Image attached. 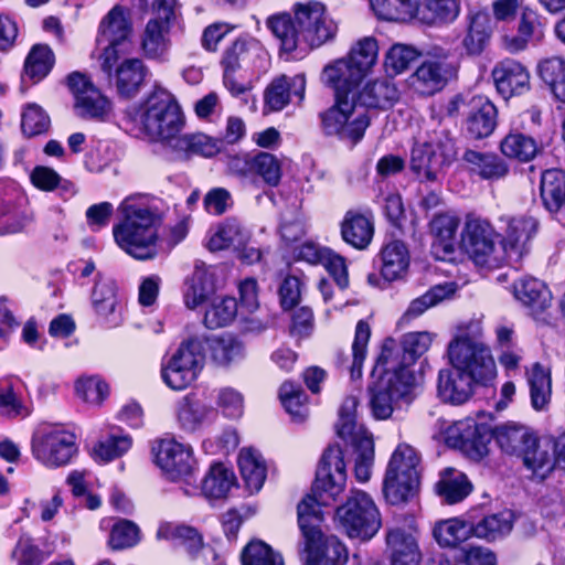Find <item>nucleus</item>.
<instances>
[{
	"label": "nucleus",
	"instance_id": "1",
	"mask_svg": "<svg viewBox=\"0 0 565 565\" xmlns=\"http://www.w3.org/2000/svg\"><path fill=\"white\" fill-rule=\"evenodd\" d=\"M347 480L345 463L340 448L324 451L316 472L311 493L297 505L298 525L303 537L305 565H344L348 552L334 535H324L322 507L335 501Z\"/></svg>",
	"mask_w": 565,
	"mask_h": 565
},
{
	"label": "nucleus",
	"instance_id": "2",
	"mask_svg": "<svg viewBox=\"0 0 565 565\" xmlns=\"http://www.w3.org/2000/svg\"><path fill=\"white\" fill-rule=\"evenodd\" d=\"M267 25L286 52L295 51L301 42L319 47L337 33V24L326 14L324 6L317 1L298 4L295 19L281 13L269 18Z\"/></svg>",
	"mask_w": 565,
	"mask_h": 565
},
{
	"label": "nucleus",
	"instance_id": "3",
	"mask_svg": "<svg viewBox=\"0 0 565 565\" xmlns=\"http://www.w3.org/2000/svg\"><path fill=\"white\" fill-rule=\"evenodd\" d=\"M395 347L393 339L384 341L377 359V364L384 366V374L369 388L370 406L376 419H387L394 409L409 405L414 398L415 373L407 367H396L397 362L392 358Z\"/></svg>",
	"mask_w": 565,
	"mask_h": 565
},
{
	"label": "nucleus",
	"instance_id": "4",
	"mask_svg": "<svg viewBox=\"0 0 565 565\" xmlns=\"http://www.w3.org/2000/svg\"><path fill=\"white\" fill-rule=\"evenodd\" d=\"M120 209L124 218L113 228L116 244L136 259L154 258L158 255L161 217L147 207L127 203H122Z\"/></svg>",
	"mask_w": 565,
	"mask_h": 565
},
{
	"label": "nucleus",
	"instance_id": "5",
	"mask_svg": "<svg viewBox=\"0 0 565 565\" xmlns=\"http://www.w3.org/2000/svg\"><path fill=\"white\" fill-rule=\"evenodd\" d=\"M457 157L455 140L449 128L431 118L427 124L426 139L416 142L411 151V170L420 181L434 182Z\"/></svg>",
	"mask_w": 565,
	"mask_h": 565
},
{
	"label": "nucleus",
	"instance_id": "6",
	"mask_svg": "<svg viewBox=\"0 0 565 565\" xmlns=\"http://www.w3.org/2000/svg\"><path fill=\"white\" fill-rule=\"evenodd\" d=\"M140 119L143 134L169 150L184 125L178 103L168 90L161 88L148 97Z\"/></svg>",
	"mask_w": 565,
	"mask_h": 565
},
{
	"label": "nucleus",
	"instance_id": "7",
	"mask_svg": "<svg viewBox=\"0 0 565 565\" xmlns=\"http://www.w3.org/2000/svg\"><path fill=\"white\" fill-rule=\"evenodd\" d=\"M329 86L334 89L335 104L320 115L322 128L329 136L356 143L364 136L370 118L365 110L359 111L352 87L340 83L338 87Z\"/></svg>",
	"mask_w": 565,
	"mask_h": 565
},
{
	"label": "nucleus",
	"instance_id": "8",
	"mask_svg": "<svg viewBox=\"0 0 565 565\" xmlns=\"http://www.w3.org/2000/svg\"><path fill=\"white\" fill-rule=\"evenodd\" d=\"M338 526L351 539L370 541L382 526L380 511L364 491H352L347 501L337 508Z\"/></svg>",
	"mask_w": 565,
	"mask_h": 565
},
{
	"label": "nucleus",
	"instance_id": "9",
	"mask_svg": "<svg viewBox=\"0 0 565 565\" xmlns=\"http://www.w3.org/2000/svg\"><path fill=\"white\" fill-rule=\"evenodd\" d=\"M377 42L374 38H364L351 49L348 58L327 65L322 72V82L327 85L340 84L348 87L359 86L366 72L377 58Z\"/></svg>",
	"mask_w": 565,
	"mask_h": 565
},
{
	"label": "nucleus",
	"instance_id": "10",
	"mask_svg": "<svg viewBox=\"0 0 565 565\" xmlns=\"http://www.w3.org/2000/svg\"><path fill=\"white\" fill-rule=\"evenodd\" d=\"M450 364L477 381H488L494 376L495 364L488 347L466 332L458 333L448 344Z\"/></svg>",
	"mask_w": 565,
	"mask_h": 565
},
{
	"label": "nucleus",
	"instance_id": "11",
	"mask_svg": "<svg viewBox=\"0 0 565 565\" xmlns=\"http://www.w3.org/2000/svg\"><path fill=\"white\" fill-rule=\"evenodd\" d=\"M457 71L454 54L444 47L433 46L413 74V84L422 94L433 95L455 78Z\"/></svg>",
	"mask_w": 565,
	"mask_h": 565
},
{
	"label": "nucleus",
	"instance_id": "12",
	"mask_svg": "<svg viewBox=\"0 0 565 565\" xmlns=\"http://www.w3.org/2000/svg\"><path fill=\"white\" fill-rule=\"evenodd\" d=\"M497 235L486 220L469 218L466 222L460 245L479 266L498 267L504 260L501 244L495 246Z\"/></svg>",
	"mask_w": 565,
	"mask_h": 565
},
{
	"label": "nucleus",
	"instance_id": "13",
	"mask_svg": "<svg viewBox=\"0 0 565 565\" xmlns=\"http://www.w3.org/2000/svg\"><path fill=\"white\" fill-rule=\"evenodd\" d=\"M34 457L47 467H61L77 452L76 437L60 427H52L32 439Z\"/></svg>",
	"mask_w": 565,
	"mask_h": 565
},
{
	"label": "nucleus",
	"instance_id": "14",
	"mask_svg": "<svg viewBox=\"0 0 565 565\" xmlns=\"http://www.w3.org/2000/svg\"><path fill=\"white\" fill-rule=\"evenodd\" d=\"M154 462L173 481L185 480L192 477L195 468L190 446L180 444L173 439H163L152 447Z\"/></svg>",
	"mask_w": 565,
	"mask_h": 565
},
{
	"label": "nucleus",
	"instance_id": "15",
	"mask_svg": "<svg viewBox=\"0 0 565 565\" xmlns=\"http://www.w3.org/2000/svg\"><path fill=\"white\" fill-rule=\"evenodd\" d=\"M67 86L75 97V108L82 118L103 120L109 109V102L81 73L67 76Z\"/></svg>",
	"mask_w": 565,
	"mask_h": 565
},
{
	"label": "nucleus",
	"instance_id": "16",
	"mask_svg": "<svg viewBox=\"0 0 565 565\" xmlns=\"http://www.w3.org/2000/svg\"><path fill=\"white\" fill-rule=\"evenodd\" d=\"M407 520V529L395 525L387 530L386 545L391 553V565H418L420 562L415 520L413 516Z\"/></svg>",
	"mask_w": 565,
	"mask_h": 565
},
{
	"label": "nucleus",
	"instance_id": "17",
	"mask_svg": "<svg viewBox=\"0 0 565 565\" xmlns=\"http://www.w3.org/2000/svg\"><path fill=\"white\" fill-rule=\"evenodd\" d=\"M477 382V377L454 365L441 369L437 379L438 397L445 403L461 405L471 397Z\"/></svg>",
	"mask_w": 565,
	"mask_h": 565
},
{
	"label": "nucleus",
	"instance_id": "18",
	"mask_svg": "<svg viewBox=\"0 0 565 565\" xmlns=\"http://www.w3.org/2000/svg\"><path fill=\"white\" fill-rule=\"evenodd\" d=\"M544 38L543 19L532 9L522 8L515 34H504L502 45L510 53L524 51L530 43H539Z\"/></svg>",
	"mask_w": 565,
	"mask_h": 565
},
{
	"label": "nucleus",
	"instance_id": "19",
	"mask_svg": "<svg viewBox=\"0 0 565 565\" xmlns=\"http://www.w3.org/2000/svg\"><path fill=\"white\" fill-rule=\"evenodd\" d=\"M492 77L497 90L508 99L514 95H522L530 88V74L518 61L503 60L492 70Z\"/></svg>",
	"mask_w": 565,
	"mask_h": 565
},
{
	"label": "nucleus",
	"instance_id": "20",
	"mask_svg": "<svg viewBox=\"0 0 565 565\" xmlns=\"http://www.w3.org/2000/svg\"><path fill=\"white\" fill-rule=\"evenodd\" d=\"M306 78L298 74L292 78L285 75L274 78L264 92V108L268 111H280L290 103L291 92L299 97H305Z\"/></svg>",
	"mask_w": 565,
	"mask_h": 565
},
{
	"label": "nucleus",
	"instance_id": "21",
	"mask_svg": "<svg viewBox=\"0 0 565 565\" xmlns=\"http://www.w3.org/2000/svg\"><path fill=\"white\" fill-rule=\"evenodd\" d=\"M469 107L467 134L475 140L489 137L497 127V107L484 96L472 97Z\"/></svg>",
	"mask_w": 565,
	"mask_h": 565
},
{
	"label": "nucleus",
	"instance_id": "22",
	"mask_svg": "<svg viewBox=\"0 0 565 565\" xmlns=\"http://www.w3.org/2000/svg\"><path fill=\"white\" fill-rule=\"evenodd\" d=\"M536 433L518 422H507L494 426V441L502 452L521 458L526 446L533 445Z\"/></svg>",
	"mask_w": 565,
	"mask_h": 565
},
{
	"label": "nucleus",
	"instance_id": "23",
	"mask_svg": "<svg viewBox=\"0 0 565 565\" xmlns=\"http://www.w3.org/2000/svg\"><path fill=\"white\" fill-rule=\"evenodd\" d=\"M458 434L451 436L454 446L460 448L467 456L479 460L488 455L489 444L494 439V427L491 429L483 424H466L457 429Z\"/></svg>",
	"mask_w": 565,
	"mask_h": 565
},
{
	"label": "nucleus",
	"instance_id": "24",
	"mask_svg": "<svg viewBox=\"0 0 565 565\" xmlns=\"http://www.w3.org/2000/svg\"><path fill=\"white\" fill-rule=\"evenodd\" d=\"M215 294V278L213 270L203 262H195L194 271L185 281L183 294L188 309H195L209 301Z\"/></svg>",
	"mask_w": 565,
	"mask_h": 565
},
{
	"label": "nucleus",
	"instance_id": "25",
	"mask_svg": "<svg viewBox=\"0 0 565 565\" xmlns=\"http://www.w3.org/2000/svg\"><path fill=\"white\" fill-rule=\"evenodd\" d=\"M459 220L449 214H438L430 222L434 236L431 254L440 260H450L456 250V233Z\"/></svg>",
	"mask_w": 565,
	"mask_h": 565
},
{
	"label": "nucleus",
	"instance_id": "26",
	"mask_svg": "<svg viewBox=\"0 0 565 565\" xmlns=\"http://www.w3.org/2000/svg\"><path fill=\"white\" fill-rule=\"evenodd\" d=\"M537 230L539 221L532 216L512 218L508 224L504 238L500 242L504 258L512 255L522 256Z\"/></svg>",
	"mask_w": 565,
	"mask_h": 565
},
{
	"label": "nucleus",
	"instance_id": "27",
	"mask_svg": "<svg viewBox=\"0 0 565 565\" xmlns=\"http://www.w3.org/2000/svg\"><path fill=\"white\" fill-rule=\"evenodd\" d=\"M462 160L473 173L488 181L501 180L510 171L508 162L494 152L467 149L463 152Z\"/></svg>",
	"mask_w": 565,
	"mask_h": 565
},
{
	"label": "nucleus",
	"instance_id": "28",
	"mask_svg": "<svg viewBox=\"0 0 565 565\" xmlns=\"http://www.w3.org/2000/svg\"><path fill=\"white\" fill-rule=\"evenodd\" d=\"M356 88L352 87L358 108H384L398 99V89L386 78L367 83L361 90Z\"/></svg>",
	"mask_w": 565,
	"mask_h": 565
},
{
	"label": "nucleus",
	"instance_id": "29",
	"mask_svg": "<svg viewBox=\"0 0 565 565\" xmlns=\"http://www.w3.org/2000/svg\"><path fill=\"white\" fill-rule=\"evenodd\" d=\"M540 198L544 209L558 214L565 206V173L559 169H547L541 174Z\"/></svg>",
	"mask_w": 565,
	"mask_h": 565
},
{
	"label": "nucleus",
	"instance_id": "30",
	"mask_svg": "<svg viewBox=\"0 0 565 565\" xmlns=\"http://www.w3.org/2000/svg\"><path fill=\"white\" fill-rule=\"evenodd\" d=\"M373 222L365 214L348 211L341 223L343 241L356 249L366 248L373 237Z\"/></svg>",
	"mask_w": 565,
	"mask_h": 565
},
{
	"label": "nucleus",
	"instance_id": "31",
	"mask_svg": "<svg viewBox=\"0 0 565 565\" xmlns=\"http://www.w3.org/2000/svg\"><path fill=\"white\" fill-rule=\"evenodd\" d=\"M513 295L533 312H542L550 307L552 295L546 285L534 277H522L513 284Z\"/></svg>",
	"mask_w": 565,
	"mask_h": 565
},
{
	"label": "nucleus",
	"instance_id": "32",
	"mask_svg": "<svg viewBox=\"0 0 565 565\" xmlns=\"http://www.w3.org/2000/svg\"><path fill=\"white\" fill-rule=\"evenodd\" d=\"M222 142L202 134H179L171 147L178 158L189 159L192 156L213 157L218 153Z\"/></svg>",
	"mask_w": 565,
	"mask_h": 565
},
{
	"label": "nucleus",
	"instance_id": "33",
	"mask_svg": "<svg viewBox=\"0 0 565 565\" xmlns=\"http://www.w3.org/2000/svg\"><path fill=\"white\" fill-rule=\"evenodd\" d=\"M131 34V24L120 7H114L103 19L97 36L98 44L124 46Z\"/></svg>",
	"mask_w": 565,
	"mask_h": 565
},
{
	"label": "nucleus",
	"instance_id": "34",
	"mask_svg": "<svg viewBox=\"0 0 565 565\" xmlns=\"http://www.w3.org/2000/svg\"><path fill=\"white\" fill-rule=\"evenodd\" d=\"M514 523V513L503 510L484 515L477 523L471 524L472 535L487 542H495L508 536Z\"/></svg>",
	"mask_w": 565,
	"mask_h": 565
},
{
	"label": "nucleus",
	"instance_id": "35",
	"mask_svg": "<svg viewBox=\"0 0 565 565\" xmlns=\"http://www.w3.org/2000/svg\"><path fill=\"white\" fill-rule=\"evenodd\" d=\"M212 412V407L192 394L182 397L175 407L178 424L186 433L200 429Z\"/></svg>",
	"mask_w": 565,
	"mask_h": 565
},
{
	"label": "nucleus",
	"instance_id": "36",
	"mask_svg": "<svg viewBox=\"0 0 565 565\" xmlns=\"http://www.w3.org/2000/svg\"><path fill=\"white\" fill-rule=\"evenodd\" d=\"M501 152L511 159L530 162L543 150L542 143L534 137L514 130L509 132L500 142Z\"/></svg>",
	"mask_w": 565,
	"mask_h": 565
},
{
	"label": "nucleus",
	"instance_id": "37",
	"mask_svg": "<svg viewBox=\"0 0 565 565\" xmlns=\"http://www.w3.org/2000/svg\"><path fill=\"white\" fill-rule=\"evenodd\" d=\"M147 67L139 58H127L116 70V87L121 97L136 96L147 76Z\"/></svg>",
	"mask_w": 565,
	"mask_h": 565
},
{
	"label": "nucleus",
	"instance_id": "38",
	"mask_svg": "<svg viewBox=\"0 0 565 565\" xmlns=\"http://www.w3.org/2000/svg\"><path fill=\"white\" fill-rule=\"evenodd\" d=\"M526 382L530 388L531 405L535 411H545L551 402V373L541 363H534L526 370Z\"/></svg>",
	"mask_w": 565,
	"mask_h": 565
},
{
	"label": "nucleus",
	"instance_id": "39",
	"mask_svg": "<svg viewBox=\"0 0 565 565\" xmlns=\"http://www.w3.org/2000/svg\"><path fill=\"white\" fill-rule=\"evenodd\" d=\"M467 19V34L462 44L469 54L477 55L484 50L490 40L492 33L491 19L483 11L470 12Z\"/></svg>",
	"mask_w": 565,
	"mask_h": 565
},
{
	"label": "nucleus",
	"instance_id": "40",
	"mask_svg": "<svg viewBox=\"0 0 565 565\" xmlns=\"http://www.w3.org/2000/svg\"><path fill=\"white\" fill-rule=\"evenodd\" d=\"M241 475L250 492H258L267 476L262 454L254 448H243L238 456Z\"/></svg>",
	"mask_w": 565,
	"mask_h": 565
},
{
	"label": "nucleus",
	"instance_id": "41",
	"mask_svg": "<svg viewBox=\"0 0 565 565\" xmlns=\"http://www.w3.org/2000/svg\"><path fill=\"white\" fill-rule=\"evenodd\" d=\"M31 222L32 217L19 210L13 196L0 185V235L22 233Z\"/></svg>",
	"mask_w": 565,
	"mask_h": 565
},
{
	"label": "nucleus",
	"instance_id": "42",
	"mask_svg": "<svg viewBox=\"0 0 565 565\" xmlns=\"http://www.w3.org/2000/svg\"><path fill=\"white\" fill-rule=\"evenodd\" d=\"M552 440H542L536 434L533 445L526 446L520 459H522L526 469L544 478L545 475L554 468V455L552 454Z\"/></svg>",
	"mask_w": 565,
	"mask_h": 565
},
{
	"label": "nucleus",
	"instance_id": "43",
	"mask_svg": "<svg viewBox=\"0 0 565 565\" xmlns=\"http://www.w3.org/2000/svg\"><path fill=\"white\" fill-rule=\"evenodd\" d=\"M460 13L459 0H425L418 8V20L427 25L454 22Z\"/></svg>",
	"mask_w": 565,
	"mask_h": 565
},
{
	"label": "nucleus",
	"instance_id": "44",
	"mask_svg": "<svg viewBox=\"0 0 565 565\" xmlns=\"http://www.w3.org/2000/svg\"><path fill=\"white\" fill-rule=\"evenodd\" d=\"M382 275L386 280L401 278L409 265V254L402 241H392L381 250Z\"/></svg>",
	"mask_w": 565,
	"mask_h": 565
},
{
	"label": "nucleus",
	"instance_id": "45",
	"mask_svg": "<svg viewBox=\"0 0 565 565\" xmlns=\"http://www.w3.org/2000/svg\"><path fill=\"white\" fill-rule=\"evenodd\" d=\"M431 338L428 332H412L403 337L402 344L395 343V351L392 355L396 360V367H407L423 355L430 347Z\"/></svg>",
	"mask_w": 565,
	"mask_h": 565
},
{
	"label": "nucleus",
	"instance_id": "46",
	"mask_svg": "<svg viewBox=\"0 0 565 565\" xmlns=\"http://www.w3.org/2000/svg\"><path fill=\"white\" fill-rule=\"evenodd\" d=\"M471 489L472 486L468 478L455 469H446L436 483L438 495L449 504L463 500L471 492Z\"/></svg>",
	"mask_w": 565,
	"mask_h": 565
},
{
	"label": "nucleus",
	"instance_id": "47",
	"mask_svg": "<svg viewBox=\"0 0 565 565\" xmlns=\"http://www.w3.org/2000/svg\"><path fill=\"white\" fill-rule=\"evenodd\" d=\"M370 3L382 20L406 22L418 17L419 0H370Z\"/></svg>",
	"mask_w": 565,
	"mask_h": 565
},
{
	"label": "nucleus",
	"instance_id": "48",
	"mask_svg": "<svg viewBox=\"0 0 565 565\" xmlns=\"http://www.w3.org/2000/svg\"><path fill=\"white\" fill-rule=\"evenodd\" d=\"M419 463L420 457L417 451L409 445L401 444L392 454L385 475H390L391 479L393 475L420 478Z\"/></svg>",
	"mask_w": 565,
	"mask_h": 565
},
{
	"label": "nucleus",
	"instance_id": "49",
	"mask_svg": "<svg viewBox=\"0 0 565 565\" xmlns=\"http://www.w3.org/2000/svg\"><path fill=\"white\" fill-rule=\"evenodd\" d=\"M248 239L247 232L235 218H227L218 225L216 232L211 236L207 247L212 252L222 250L234 246L241 248Z\"/></svg>",
	"mask_w": 565,
	"mask_h": 565
},
{
	"label": "nucleus",
	"instance_id": "50",
	"mask_svg": "<svg viewBox=\"0 0 565 565\" xmlns=\"http://www.w3.org/2000/svg\"><path fill=\"white\" fill-rule=\"evenodd\" d=\"M419 477L384 476L383 493L390 504L397 505L408 502L414 498L419 488Z\"/></svg>",
	"mask_w": 565,
	"mask_h": 565
},
{
	"label": "nucleus",
	"instance_id": "51",
	"mask_svg": "<svg viewBox=\"0 0 565 565\" xmlns=\"http://www.w3.org/2000/svg\"><path fill=\"white\" fill-rule=\"evenodd\" d=\"M205 344L211 350L213 361L221 366H226L244 356V344L233 335L205 339Z\"/></svg>",
	"mask_w": 565,
	"mask_h": 565
},
{
	"label": "nucleus",
	"instance_id": "52",
	"mask_svg": "<svg viewBox=\"0 0 565 565\" xmlns=\"http://www.w3.org/2000/svg\"><path fill=\"white\" fill-rule=\"evenodd\" d=\"M541 79L550 87L554 97L565 103V60L550 57L540 62L537 66Z\"/></svg>",
	"mask_w": 565,
	"mask_h": 565
},
{
	"label": "nucleus",
	"instance_id": "53",
	"mask_svg": "<svg viewBox=\"0 0 565 565\" xmlns=\"http://www.w3.org/2000/svg\"><path fill=\"white\" fill-rule=\"evenodd\" d=\"M169 28V24L149 20L141 40L142 52L148 58H160L167 53Z\"/></svg>",
	"mask_w": 565,
	"mask_h": 565
},
{
	"label": "nucleus",
	"instance_id": "54",
	"mask_svg": "<svg viewBox=\"0 0 565 565\" xmlns=\"http://www.w3.org/2000/svg\"><path fill=\"white\" fill-rule=\"evenodd\" d=\"M235 481L234 473L222 463L213 465L202 480V492L211 499L224 498Z\"/></svg>",
	"mask_w": 565,
	"mask_h": 565
},
{
	"label": "nucleus",
	"instance_id": "55",
	"mask_svg": "<svg viewBox=\"0 0 565 565\" xmlns=\"http://www.w3.org/2000/svg\"><path fill=\"white\" fill-rule=\"evenodd\" d=\"M182 367L191 369L198 376L205 361V338L193 337L183 342L170 359Z\"/></svg>",
	"mask_w": 565,
	"mask_h": 565
},
{
	"label": "nucleus",
	"instance_id": "56",
	"mask_svg": "<svg viewBox=\"0 0 565 565\" xmlns=\"http://www.w3.org/2000/svg\"><path fill=\"white\" fill-rule=\"evenodd\" d=\"M433 535L440 546H456L472 535L471 523L458 519L439 521L433 529Z\"/></svg>",
	"mask_w": 565,
	"mask_h": 565
},
{
	"label": "nucleus",
	"instance_id": "57",
	"mask_svg": "<svg viewBox=\"0 0 565 565\" xmlns=\"http://www.w3.org/2000/svg\"><path fill=\"white\" fill-rule=\"evenodd\" d=\"M354 449V473L359 481L365 482L370 479L372 467L374 463V443L371 436L362 435L361 437L350 440Z\"/></svg>",
	"mask_w": 565,
	"mask_h": 565
},
{
	"label": "nucleus",
	"instance_id": "58",
	"mask_svg": "<svg viewBox=\"0 0 565 565\" xmlns=\"http://www.w3.org/2000/svg\"><path fill=\"white\" fill-rule=\"evenodd\" d=\"M54 64V54L47 45L36 44L30 51L25 63L24 74L34 83L44 78Z\"/></svg>",
	"mask_w": 565,
	"mask_h": 565
},
{
	"label": "nucleus",
	"instance_id": "59",
	"mask_svg": "<svg viewBox=\"0 0 565 565\" xmlns=\"http://www.w3.org/2000/svg\"><path fill=\"white\" fill-rule=\"evenodd\" d=\"M249 171L258 174L269 186H277L281 179V163L269 152H258L246 160Z\"/></svg>",
	"mask_w": 565,
	"mask_h": 565
},
{
	"label": "nucleus",
	"instance_id": "60",
	"mask_svg": "<svg viewBox=\"0 0 565 565\" xmlns=\"http://www.w3.org/2000/svg\"><path fill=\"white\" fill-rule=\"evenodd\" d=\"M279 398L294 422L302 423L307 418V395L299 386L285 382L279 390Z\"/></svg>",
	"mask_w": 565,
	"mask_h": 565
},
{
	"label": "nucleus",
	"instance_id": "61",
	"mask_svg": "<svg viewBox=\"0 0 565 565\" xmlns=\"http://www.w3.org/2000/svg\"><path fill=\"white\" fill-rule=\"evenodd\" d=\"M419 55L420 53L416 47L396 43L392 45L385 54V71L390 76L401 74L406 71Z\"/></svg>",
	"mask_w": 565,
	"mask_h": 565
},
{
	"label": "nucleus",
	"instance_id": "62",
	"mask_svg": "<svg viewBox=\"0 0 565 565\" xmlns=\"http://www.w3.org/2000/svg\"><path fill=\"white\" fill-rule=\"evenodd\" d=\"M358 398L354 396H348L340 409H339V420L337 423V433L339 437L342 439L353 440V438L361 437L362 435H366L365 431L362 430L361 427H358L355 420V413L358 407Z\"/></svg>",
	"mask_w": 565,
	"mask_h": 565
},
{
	"label": "nucleus",
	"instance_id": "63",
	"mask_svg": "<svg viewBox=\"0 0 565 565\" xmlns=\"http://www.w3.org/2000/svg\"><path fill=\"white\" fill-rule=\"evenodd\" d=\"M237 302L234 298L213 300L212 306L205 311L203 322L209 329H217L228 324L236 316Z\"/></svg>",
	"mask_w": 565,
	"mask_h": 565
},
{
	"label": "nucleus",
	"instance_id": "64",
	"mask_svg": "<svg viewBox=\"0 0 565 565\" xmlns=\"http://www.w3.org/2000/svg\"><path fill=\"white\" fill-rule=\"evenodd\" d=\"M243 565H282V559L262 541L250 542L242 553Z\"/></svg>",
	"mask_w": 565,
	"mask_h": 565
}]
</instances>
